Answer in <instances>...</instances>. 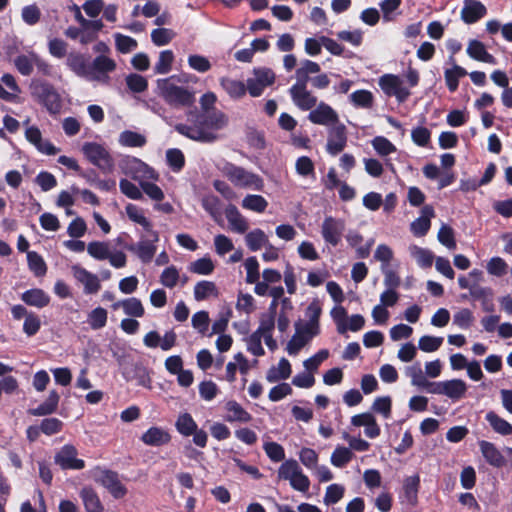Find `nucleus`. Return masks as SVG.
Returning a JSON list of instances; mask_svg holds the SVG:
<instances>
[{"label": "nucleus", "mask_w": 512, "mask_h": 512, "mask_svg": "<svg viewBox=\"0 0 512 512\" xmlns=\"http://www.w3.org/2000/svg\"><path fill=\"white\" fill-rule=\"evenodd\" d=\"M227 124L228 117L224 112L212 110L196 114L191 125L177 124L175 130L191 140L212 143L217 140L215 131L223 129Z\"/></svg>", "instance_id": "obj_1"}, {"label": "nucleus", "mask_w": 512, "mask_h": 512, "mask_svg": "<svg viewBox=\"0 0 512 512\" xmlns=\"http://www.w3.org/2000/svg\"><path fill=\"white\" fill-rule=\"evenodd\" d=\"M178 82H180V78L177 75L158 79L156 87L159 96L173 107L191 106L195 101L194 93L185 87L179 86Z\"/></svg>", "instance_id": "obj_2"}, {"label": "nucleus", "mask_w": 512, "mask_h": 512, "mask_svg": "<svg viewBox=\"0 0 512 512\" xmlns=\"http://www.w3.org/2000/svg\"><path fill=\"white\" fill-rule=\"evenodd\" d=\"M220 171L235 187L255 191H262L264 188V181L258 174L234 163L224 162Z\"/></svg>", "instance_id": "obj_3"}, {"label": "nucleus", "mask_w": 512, "mask_h": 512, "mask_svg": "<svg viewBox=\"0 0 512 512\" xmlns=\"http://www.w3.org/2000/svg\"><path fill=\"white\" fill-rule=\"evenodd\" d=\"M81 151L85 158L103 173H112L115 169V160L109 149L97 142H85Z\"/></svg>", "instance_id": "obj_4"}, {"label": "nucleus", "mask_w": 512, "mask_h": 512, "mask_svg": "<svg viewBox=\"0 0 512 512\" xmlns=\"http://www.w3.org/2000/svg\"><path fill=\"white\" fill-rule=\"evenodd\" d=\"M32 95L41 103L52 115H57L62 109V100L60 94L54 86L47 81L33 80L31 82Z\"/></svg>", "instance_id": "obj_5"}, {"label": "nucleus", "mask_w": 512, "mask_h": 512, "mask_svg": "<svg viewBox=\"0 0 512 512\" xmlns=\"http://www.w3.org/2000/svg\"><path fill=\"white\" fill-rule=\"evenodd\" d=\"M278 477L288 480L291 487L299 492H307L310 487L309 478L302 472L301 467L294 459L284 461L278 469Z\"/></svg>", "instance_id": "obj_6"}, {"label": "nucleus", "mask_w": 512, "mask_h": 512, "mask_svg": "<svg viewBox=\"0 0 512 512\" xmlns=\"http://www.w3.org/2000/svg\"><path fill=\"white\" fill-rule=\"evenodd\" d=\"M122 171L132 179L139 182L144 180H158V173L147 163L134 156H125L120 162Z\"/></svg>", "instance_id": "obj_7"}, {"label": "nucleus", "mask_w": 512, "mask_h": 512, "mask_svg": "<svg viewBox=\"0 0 512 512\" xmlns=\"http://www.w3.org/2000/svg\"><path fill=\"white\" fill-rule=\"evenodd\" d=\"M177 432L184 436H193V443L204 448L207 445L208 435L203 429H199L192 415L188 412L180 413L175 422Z\"/></svg>", "instance_id": "obj_8"}, {"label": "nucleus", "mask_w": 512, "mask_h": 512, "mask_svg": "<svg viewBox=\"0 0 512 512\" xmlns=\"http://www.w3.org/2000/svg\"><path fill=\"white\" fill-rule=\"evenodd\" d=\"M95 481L101 484L115 499H121L127 494V488L122 484L119 474L109 469L97 468Z\"/></svg>", "instance_id": "obj_9"}, {"label": "nucleus", "mask_w": 512, "mask_h": 512, "mask_svg": "<svg viewBox=\"0 0 512 512\" xmlns=\"http://www.w3.org/2000/svg\"><path fill=\"white\" fill-rule=\"evenodd\" d=\"M275 73L267 67L253 69V77L247 79V89L251 97H259L275 82Z\"/></svg>", "instance_id": "obj_10"}, {"label": "nucleus", "mask_w": 512, "mask_h": 512, "mask_svg": "<svg viewBox=\"0 0 512 512\" xmlns=\"http://www.w3.org/2000/svg\"><path fill=\"white\" fill-rule=\"evenodd\" d=\"M344 231L345 221L340 218L326 216L321 224V236L324 242L332 247L340 244Z\"/></svg>", "instance_id": "obj_11"}, {"label": "nucleus", "mask_w": 512, "mask_h": 512, "mask_svg": "<svg viewBox=\"0 0 512 512\" xmlns=\"http://www.w3.org/2000/svg\"><path fill=\"white\" fill-rule=\"evenodd\" d=\"M378 84L387 96L396 97L399 103L406 101L410 96V91L403 85V81L397 75L384 74L379 78Z\"/></svg>", "instance_id": "obj_12"}, {"label": "nucleus", "mask_w": 512, "mask_h": 512, "mask_svg": "<svg viewBox=\"0 0 512 512\" xmlns=\"http://www.w3.org/2000/svg\"><path fill=\"white\" fill-rule=\"evenodd\" d=\"M116 69V62L105 55H99L90 63L89 81L107 82L108 74Z\"/></svg>", "instance_id": "obj_13"}, {"label": "nucleus", "mask_w": 512, "mask_h": 512, "mask_svg": "<svg viewBox=\"0 0 512 512\" xmlns=\"http://www.w3.org/2000/svg\"><path fill=\"white\" fill-rule=\"evenodd\" d=\"M77 449L71 445H64L54 456V461L63 470H81L85 467V462L77 458Z\"/></svg>", "instance_id": "obj_14"}, {"label": "nucleus", "mask_w": 512, "mask_h": 512, "mask_svg": "<svg viewBox=\"0 0 512 512\" xmlns=\"http://www.w3.org/2000/svg\"><path fill=\"white\" fill-rule=\"evenodd\" d=\"M71 272L76 281L83 285L85 294H96L100 290L101 283L96 274L78 264L71 266Z\"/></svg>", "instance_id": "obj_15"}, {"label": "nucleus", "mask_w": 512, "mask_h": 512, "mask_svg": "<svg viewBox=\"0 0 512 512\" xmlns=\"http://www.w3.org/2000/svg\"><path fill=\"white\" fill-rule=\"evenodd\" d=\"M308 119L313 124L324 126L333 125L339 121L337 112L325 102L316 104L315 108L310 110Z\"/></svg>", "instance_id": "obj_16"}, {"label": "nucleus", "mask_w": 512, "mask_h": 512, "mask_svg": "<svg viewBox=\"0 0 512 512\" xmlns=\"http://www.w3.org/2000/svg\"><path fill=\"white\" fill-rule=\"evenodd\" d=\"M157 242L154 238H145L144 235H140V240L136 244L126 246V249L136 254L143 263H149L157 251Z\"/></svg>", "instance_id": "obj_17"}, {"label": "nucleus", "mask_w": 512, "mask_h": 512, "mask_svg": "<svg viewBox=\"0 0 512 512\" xmlns=\"http://www.w3.org/2000/svg\"><path fill=\"white\" fill-rule=\"evenodd\" d=\"M289 94L293 104L302 111H310L317 104V97L307 87L291 86Z\"/></svg>", "instance_id": "obj_18"}, {"label": "nucleus", "mask_w": 512, "mask_h": 512, "mask_svg": "<svg viewBox=\"0 0 512 512\" xmlns=\"http://www.w3.org/2000/svg\"><path fill=\"white\" fill-rule=\"evenodd\" d=\"M346 143V128L343 124H339L330 130L326 145L327 152L335 156L345 148Z\"/></svg>", "instance_id": "obj_19"}, {"label": "nucleus", "mask_w": 512, "mask_h": 512, "mask_svg": "<svg viewBox=\"0 0 512 512\" xmlns=\"http://www.w3.org/2000/svg\"><path fill=\"white\" fill-rule=\"evenodd\" d=\"M66 66L78 77L89 81L90 63L79 52H71L67 55Z\"/></svg>", "instance_id": "obj_20"}, {"label": "nucleus", "mask_w": 512, "mask_h": 512, "mask_svg": "<svg viewBox=\"0 0 512 512\" xmlns=\"http://www.w3.org/2000/svg\"><path fill=\"white\" fill-rule=\"evenodd\" d=\"M141 441L148 445L159 447L171 441V435L167 429L159 426H152L141 436Z\"/></svg>", "instance_id": "obj_21"}, {"label": "nucleus", "mask_w": 512, "mask_h": 512, "mask_svg": "<svg viewBox=\"0 0 512 512\" xmlns=\"http://www.w3.org/2000/svg\"><path fill=\"white\" fill-rule=\"evenodd\" d=\"M486 13L487 9L480 1L464 0V5L461 10V18L465 23H475L484 17Z\"/></svg>", "instance_id": "obj_22"}, {"label": "nucleus", "mask_w": 512, "mask_h": 512, "mask_svg": "<svg viewBox=\"0 0 512 512\" xmlns=\"http://www.w3.org/2000/svg\"><path fill=\"white\" fill-rule=\"evenodd\" d=\"M225 217L233 232L244 234L248 230L249 225L247 219L240 213L235 205L229 204L225 208Z\"/></svg>", "instance_id": "obj_23"}, {"label": "nucleus", "mask_w": 512, "mask_h": 512, "mask_svg": "<svg viewBox=\"0 0 512 512\" xmlns=\"http://www.w3.org/2000/svg\"><path fill=\"white\" fill-rule=\"evenodd\" d=\"M220 86L233 100L242 99L248 92L247 83L230 77H222L219 80Z\"/></svg>", "instance_id": "obj_24"}, {"label": "nucleus", "mask_w": 512, "mask_h": 512, "mask_svg": "<svg viewBox=\"0 0 512 512\" xmlns=\"http://www.w3.org/2000/svg\"><path fill=\"white\" fill-rule=\"evenodd\" d=\"M434 216V209L430 205H426L421 209V216L411 223V231L417 237L427 234L430 229V219Z\"/></svg>", "instance_id": "obj_25"}, {"label": "nucleus", "mask_w": 512, "mask_h": 512, "mask_svg": "<svg viewBox=\"0 0 512 512\" xmlns=\"http://www.w3.org/2000/svg\"><path fill=\"white\" fill-rule=\"evenodd\" d=\"M111 307L113 310L122 308L123 312L128 317L139 318L144 316L145 314V309L143 307L142 302L136 297H131L114 302Z\"/></svg>", "instance_id": "obj_26"}, {"label": "nucleus", "mask_w": 512, "mask_h": 512, "mask_svg": "<svg viewBox=\"0 0 512 512\" xmlns=\"http://www.w3.org/2000/svg\"><path fill=\"white\" fill-rule=\"evenodd\" d=\"M122 374L127 381L135 380L137 385L150 388L151 378L143 365L135 364L131 368L125 367Z\"/></svg>", "instance_id": "obj_27"}, {"label": "nucleus", "mask_w": 512, "mask_h": 512, "mask_svg": "<svg viewBox=\"0 0 512 512\" xmlns=\"http://www.w3.org/2000/svg\"><path fill=\"white\" fill-rule=\"evenodd\" d=\"M21 300L26 305L41 309L49 305L50 296L40 288H33L23 292L21 294Z\"/></svg>", "instance_id": "obj_28"}, {"label": "nucleus", "mask_w": 512, "mask_h": 512, "mask_svg": "<svg viewBox=\"0 0 512 512\" xmlns=\"http://www.w3.org/2000/svg\"><path fill=\"white\" fill-rule=\"evenodd\" d=\"M86 512H103L104 507L97 492L89 486L83 487L79 493Z\"/></svg>", "instance_id": "obj_29"}, {"label": "nucleus", "mask_w": 512, "mask_h": 512, "mask_svg": "<svg viewBox=\"0 0 512 512\" xmlns=\"http://www.w3.org/2000/svg\"><path fill=\"white\" fill-rule=\"evenodd\" d=\"M225 409L228 414L225 417V420L232 422H242L247 423L252 419L251 414L246 411L237 401L230 400L225 404Z\"/></svg>", "instance_id": "obj_30"}, {"label": "nucleus", "mask_w": 512, "mask_h": 512, "mask_svg": "<svg viewBox=\"0 0 512 512\" xmlns=\"http://www.w3.org/2000/svg\"><path fill=\"white\" fill-rule=\"evenodd\" d=\"M479 446L483 457L490 465L502 467L505 464L504 456L493 443L483 440L479 442Z\"/></svg>", "instance_id": "obj_31"}, {"label": "nucleus", "mask_w": 512, "mask_h": 512, "mask_svg": "<svg viewBox=\"0 0 512 512\" xmlns=\"http://www.w3.org/2000/svg\"><path fill=\"white\" fill-rule=\"evenodd\" d=\"M60 395L56 390H51L47 399L38 407L30 409L28 412L33 416H46L54 413L59 404Z\"/></svg>", "instance_id": "obj_32"}, {"label": "nucleus", "mask_w": 512, "mask_h": 512, "mask_svg": "<svg viewBox=\"0 0 512 512\" xmlns=\"http://www.w3.org/2000/svg\"><path fill=\"white\" fill-rule=\"evenodd\" d=\"M467 54L477 61L495 64V57L488 53L484 44L478 40H471L467 47Z\"/></svg>", "instance_id": "obj_33"}, {"label": "nucleus", "mask_w": 512, "mask_h": 512, "mask_svg": "<svg viewBox=\"0 0 512 512\" xmlns=\"http://www.w3.org/2000/svg\"><path fill=\"white\" fill-rule=\"evenodd\" d=\"M118 143L122 147L141 148L147 143L143 134L132 130H124L119 134Z\"/></svg>", "instance_id": "obj_34"}, {"label": "nucleus", "mask_w": 512, "mask_h": 512, "mask_svg": "<svg viewBox=\"0 0 512 512\" xmlns=\"http://www.w3.org/2000/svg\"><path fill=\"white\" fill-rule=\"evenodd\" d=\"M467 391L466 383L461 379L443 381V395L452 400L461 399Z\"/></svg>", "instance_id": "obj_35"}, {"label": "nucleus", "mask_w": 512, "mask_h": 512, "mask_svg": "<svg viewBox=\"0 0 512 512\" xmlns=\"http://www.w3.org/2000/svg\"><path fill=\"white\" fill-rule=\"evenodd\" d=\"M35 57H37V54L34 51H30L27 54H19L14 57V66L22 76H29L32 74L35 66Z\"/></svg>", "instance_id": "obj_36"}, {"label": "nucleus", "mask_w": 512, "mask_h": 512, "mask_svg": "<svg viewBox=\"0 0 512 512\" xmlns=\"http://www.w3.org/2000/svg\"><path fill=\"white\" fill-rule=\"evenodd\" d=\"M291 364L286 358L280 359L277 367H272L266 374V380L269 383H274L279 380H286L291 375Z\"/></svg>", "instance_id": "obj_37"}, {"label": "nucleus", "mask_w": 512, "mask_h": 512, "mask_svg": "<svg viewBox=\"0 0 512 512\" xmlns=\"http://www.w3.org/2000/svg\"><path fill=\"white\" fill-rule=\"evenodd\" d=\"M409 253L421 268H430L434 261V254L427 248L412 244L408 248Z\"/></svg>", "instance_id": "obj_38"}, {"label": "nucleus", "mask_w": 512, "mask_h": 512, "mask_svg": "<svg viewBox=\"0 0 512 512\" xmlns=\"http://www.w3.org/2000/svg\"><path fill=\"white\" fill-rule=\"evenodd\" d=\"M471 297L475 300H480L482 308L486 312H493L495 309L493 303V291L489 287H474L471 289Z\"/></svg>", "instance_id": "obj_39"}, {"label": "nucleus", "mask_w": 512, "mask_h": 512, "mask_svg": "<svg viewBox=\"0 0 512 512\" xmlns=\"http://www.w3.org/2000/svg\"><path fill=\"white\" fill-rule=\"evenodd\" d=\"M420 486L419 475H413L405 478L403 483V491L405 501L410 505H415L418 499V490Z\"/></svg>", "instance_id": "obj_40"}, {"label": "nucleus", "mask_w": 512, "mask_h": 512, "mask_svg": "<svg viewBox=\"0 0 512 512\" xmlns=\"http://www.w3.org/2000/svg\"><path fill=\"white\" fill-rule=\"evenodd\" d=\"M245 242L250 251H258L269 243L265 232L259 228L248 232L245 236Z\"/></svg>", "instance_id": "obj_41"}, {"label": "nucleus", "mask_w": 512, "mask_h": 512, "mask_svg": "<svg viewBox=\"0 0 512 512\" xmlns=\"http://www.w3.org/2000/svg\"><path fill=\"white\" fill-rule=\"evenodd\" d=\"M485 419L496 433L503 436L510 435L512 433V425L505 419L498 416L495 412H488Z\"/></svg>", "instance_id": "obj_42"}, {"label": "nucleus", "mask_w": 512, "mask_h": 512, "mask_svg": "<svg viewBox=\"0 0 512 512\" xmlns=\"http://www.w3.org/2000/svg\"><path fill=\"white\" fill-rule=\"evenodd\" d=\"M210 296L217 297L218 289L214 282L202 280L194 286V298L196 301H203Z\"/></svg>", "instance_id": "obj_43"}, {"label": "nucleus", "mask_w": 512, "mask_h": 512, "mask_svg": "<svg viewBox=\"0 0 512 512\" xmlns=\"http://www.w3.org/2000/svg\"><path fill=\"white\" fill-rule=\"evenodd\" d=\"M466 75L467 71L457 64H454L450 69H446L444 72V77L449 91L455 92L459 86V79Z\"/></svg>", "instance_id": "obj_44"}, {"label": "nucleus", "mask_w": 512, "mask_h": 512, "mask_svg": "<svg viewBox=\"0 0 512 512\" xmlns=\"http://www.w3.org/2000/svg\"><path fill=\"white\" fill-rule=\"evenodd\" d=\"M242 207L244 209L256 212V213H263L266 208L268 207L267 200L257 194H248L246 195L241 203Z\"/></svg>", "instance_id": "obj_45"}, {"label": "nucleus", "mask_w": 512, "mask_h": 512, "mask_svg": "<svg viewBox=\"0 0 512 512\" xmlns=\"http://www.w3.org/2000/svg\"><path fill=\"white\" fill-rule=\"evenodd\" d=\"M88 254L95 260L103 261L110 257V245L104 241H92L87 245Z\"/></svg>", "instance_id": "obj_46"}, {"label": "nucleus", "mask_w": 512, "mask_h": 512, "mask_svg": "<svg viewBox=\"0 0 512 512\" xmlns=\"http://www.w3.org/2000/svg\"><path fill=\"white\" fill-rule=\"evenodd\" d=\"M166 162L174 173H179L185 166V156L178 148H170L166 151Z\"/></svg>", "instance_id": "obj_47"}, {"label": "nucleus", "mask_w": 512, "mask_h": 512, "mask_svg": "<svg viewBox=\"0 0 512 512\" xmlns=\"http://www.w3.org/2000/svg\"><path fill=\"white\" fill-rule=\"evenodd\" d=\"M107 318V310L102 307H97L88 313L87 322L91 329L99 330L106 326Z\"/></svg>", "instance_id": "obj_48"}, {"label": "nucleus", "mask_w": 512, "mask_h": 512, "mask_svg": "<svg viewBox=\"0 0 512 512\" xmlns=\"http://www.w3.org/2000/svg\"><path fill=\"white\" fill-rule=\"evenodd\" d=\"M27 262L29 269L37 277H42L47 272V266L43 257L35 251L27 252Z\"/></svg>", "instance_id": "obj_49"}, {"label": "nucleus", "mask_w": 512, "mask_h": 512, "mask_svg": "<svg viewBox=\"0 0 512 512\" xmlns=\"http://www.w3.org/2000/svg\"><path fill=\"white\" fill-rule=\"evenodd\" d=\"M353 458V452L350 448L337 446L331 455V463L335 467L342 468Z\"/></svg>", "instance_id": "obj_50"}, {"label": "nucleus", "mask_w": 512, "mask_h": 512, "mask_svg": "<svg viewBox=\"0 0 512 512\" xmlns=\"http://www.w3.org/2000/svg\"><path fill=\"white\" fill-rule=\"evenodd\" d=\"M174 61V53L171 50L161 51L157 63L154 66L156 74H167L171 71Z\"/></svg>", "instance_id": "obj_51"}, {"label": "nucleus", "mask_w": 512, "mask_h": 512, "mask_svg": "<svg viewBox=\"0 0 512 512\" xmlns=\"http://www.w3.org/2000/svg\"><path fill=\"white\" fill-rule=\"evenodd\" d=\"M214 268V263L210 257L197 259L189 266L190 272L198 275H210L214 271Z\"/></svg>", "instance_id": "obj_52"}, {"label": "nucleus", "mask_w": 512, "mask_h": 512, "mask_svg": "<svg viewBox=\"0 0 512 512\" xmlns=\"http://www.w3.org/2000/svg\"><path fill=\"white\" fill-rule=\"evenodd\" d=\"M114 39L116 49L123 54L134 51L138 46V43L134 38L121 33H115Z\"/></svg>", "instance_id": "obj_53"}, {"label": "nucleus", "mask_w": 512, "mask_h": 512, "mask_svg": "<svg viewBox=\"0 0 512 512\" xmlns=\"http://www.w3.org/2000/svg\"><path fill=\"white\" fill-rule=\"evenodd\" d=\"M350 101L357 108H370L373 104V94L368 90H357L350 95Z\"/></svg>", "instance_id": "obj_54"}, {"label": "nucleus", "mask_w": 512, "mask_h": 512, "mask_svg": "<svg viewBox=\"0 0 512 512\" xmlns=\"http://www.w3.org/2000/svg\"><path fill=\"white\" fill-rule=\"evenodd\" d=\"M295 334L289 340L286 350L289 355H297L298 352L309 342L305 335H301L299 324H295Z\"/></svg>", "instance_id": "obj_55"}, {"label": "nucleus", "mask_w": 512, "mask_h": 512, "mask_svg": "<svg viewBox=\"0 0 512 512\" xmlns=\"http://www.w3.org/2000/svg\"><path fill=\"white\" fill-rule=\"evenodd\" d=\"M406 376L411 378V384L418 388H421L426 383V377L422 371L421 364L419 362L414 363L411 366L405 368Z\"/></svg>", "instance_id": "obj_56"}, {"label": "nucleus", "mask_w": 512, "mask_h": 512, "mask_svg": "<svg viewBox=\"0 0 512 512\" xmlns=\"http://www.w3.org/2000/svg\"><path fill=\"white\" fill-rule=\"evenodd\" d=\"M119 189L126 197L132 200L143 199V192L141 187H138L127 179H121L119 181Z\"/></svg>", "instance_id": "obj_57"}, {"label": "nucleus", "mask_w": 512, "mask_h": 512, "mask_svg": "<svg viewBox=\"0 0 512 512\" xmlns=\"http://www.w3.org/2000/svg\"><path fill=\"white\" fill-rule=\"evenodd\" d=\"M443 343L442 337L424 335L418 341V347L421 351L431 353L437 351Z\"/></svg>", "instance_id": "obj_58"}, {"label": "nucleus", "mask_w": 512, "mask_h": 512, "mask_svg": "<svg viewBox=\"0 0 512 512\" xmlns=\"http://www.w3.org/2000/svg\"><path fill=\"white\" fill-rule=\"evenodd\" d=\"M152 180H144L139 184L142 189V192L145 193L151 200L160 202L164 199L165 195L163 190L151 182Z\"/></svg>", "instance_id": "obj_59"}, {"label": "nucleus", "mask_w": 512, "mask_h": 512, "mask_svg": "<svg viewBox=\"0 0 512 512\" xmlns=\"http://www.w3.org/2000/svg\"><path fill=\"white\" fill-rule=\"evenodd\" d=\"M246 270V282L249 284L256 283L259 280V263L255 256L248 257L244 262Z\"/></svg>", "instance_id": "obj_60"}, {"label": "nucleus", "mask_w": 512, "mask_h": 512, "mask_svg": "<svg viewBox=\"0 0 512 512\" xmlns=\"http://www.w3.org/2000/svg\"><path fill=\"white\" fill-rule=\"evenodd\" d=\"M126 84L128 88L134 93H142L148 88L147 79L136 73L129 74L126 77Z\"/></svg>", "instance_id": "obj_61"}, {"label": "nucleus", "mask_w": 512, "mask_h": 512, "mask_svg": "<svg viewBox=\"0 0 512 512\" xmlns=\"http://www.w3.org/2000/svg\"><path fill=\"white\" fill-rule=\"evenodd\" d=\"M371 144L380 156H387L396 151L395 145L383 136L375 137Z\"/></svg>", "instance_id": "obj_62"}, {"label": "nucleus", "mask_w": 512, "mask_h": 512, "mask_svg": "<svg viewBox=\"0 0 512 512\" xmlns=\"http://www.w3.org/2000/svg\"><path fill=\"white\" fill-rule=\"evenodd\" d=\"M174 37L175 33L167 28H157L151 32V40L156 46L167 45Z\"/></svg>", "instance_id": "obj_63"}, {"label": "nucleus", "mask_w": 512, "mask_h": 512, "mask_svg": "<svg viewBox=\"0 0 512 512\" xmlns=\"http://www.w3.org/2000/svg\"><path fill=\"white\" fill-rule=\"evenodd\" d=\"M179 278L178 269L172 265L163 270L160 275V282L163 286L171 289L177 285Z\"/></svg>", "instance_id": "obj_64"}]
</instances>
